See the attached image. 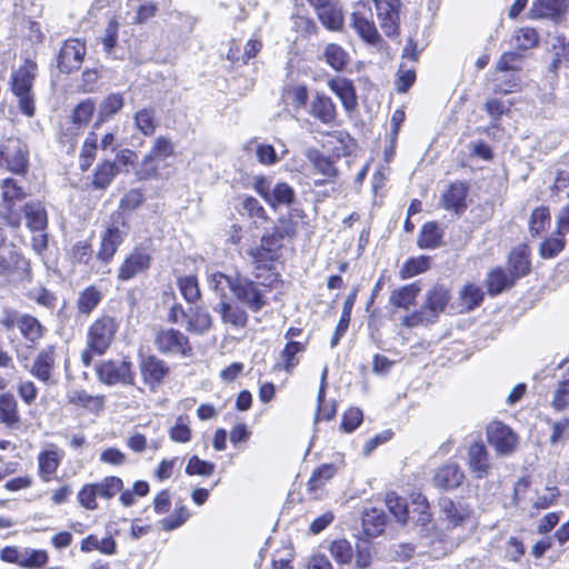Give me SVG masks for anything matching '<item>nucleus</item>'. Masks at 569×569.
I'll use <instances>...</instances> for the list:
<instances>
[{"mask_svg":"<svg viewBox=\"0 0 569 569\" xmlns=\"http://www.w3.org/2000/svg\"><path fill=\"white\" fill-rule=\"evenodd\" d=\"M37 63L27 59L17 70L12 71L9 81L11 92L18 100V107L22 114L31 118L36 113L33 81L37 76Z\"/></svg>","mask_w":569,"mask_h":569,"instance_id":"1","label":"nucleus"},{"mask_svg":"<svg viewBox=\"0 0 569 569\" xmlns=\"http://www.w3.org/2000/svg\"><path fill=\"white\" fill-rule=\"evenodd\" d=\"M118 330V323L114 318L103 316L98 318L88 330V349L81 355L84 366H89L92 355L101 356L110 347Z\"/></svg>","mask_w":569,"mask_h":569,"instance_id":"2","label":"nucleus"},{"mask_svg":"<svg viewBox=\"0 0 569 569\" xmlns=\"http://www.w3.org/2000/svg\"><path fill=\"white\" fill-rule=\"evenodd\" d=\"M100 382L107 386L134 385V371L128 357L102 361L96 369Z\"/></svg>","mask_w":569,"mask_h":569,"instance_id":"3","label":"nucleus"},{"mask_svg":"<svg viewBox=\"0 0 569 569\" xmlns=\"http://www.w3.org/2000/svg\"><path fill=\"white\" fill-rule=\"evenodd\" d=\"M29 166L28 146L19 138H9L0 146V167L16 174H24Z\"/></svg>","mask_w":569,"mask_h":569,"instance_id":"4","label":"nucleus"},{"mask_svg":"<svg viewBox=\"0 0 569 569\" xmlns=\"http://www.w3.org/2000/svg\"><path fill=\"white\" fill-rule=\"evenodd\" d=\"M128 234V226L122 213H116L111 218L107 230L101 237V247L98 252V259L103 262L112 260L118 247L123 242Z\"/></svg>","mask_w":569,"mask_h":569,"instance_id":"5","label":"nucleus"},{"mask_svg":"<svg viewBox=\"0 0 569 569\" xmlns=\"http://www.w3.org/2000/svg\"><path fill=\"white\" fill-rule=\"evenodd\" d=\"M253 187L256 192L272 208L290 206L296 198L291 186L286 182H277L272 186V180L267 177H257Z\"/></svg>","mask_w":569,"mask_h":569,"instance_id":"6","label":"nucleus"},{"mask_svg":"<svg viewBox=\"0 0 569 569\" xmlns=\"http://www.w3.org/2000/svg\"><path fill=\"white\" fill-rule=\"evenodd\" d=\"M154 345L163 355L180 357L192 356V347L188 337L172 328H163L157 331Z\"/></svg>","mask_w":569,"mask_h":569,"instance_id":"7","label":"nucleus"},{"mask_svg":"<svg viewBox=\"0 0 569 569\" xmlns=\"http://www.w3.org/2000/svg\"><path fill=\"white\" fill-rule=\"evenodd\" d=\"M268 287L248 278L240 277L234 290V298L253 312L260 311L267 303Z\"/></svg>","mask_w":569,"mask_h":569,"instance_id":"8","label":"nucleus"},{"mask_svg":"<svg viewBox=\"0 0 569 569\" xmlns=\"http://www.w3.org/2000/svg\"><path fill=\"white\" fill-rule=\"evenodd\" d=\"M57 369V350L54 346H47L41 349L34 357L29 372L38 381L46 386H53L57 383L54 372Z\"/></svg>","mask_w":569,"mask_h":569,"instance_id":"9","label":"nucleus"},{"mask_svg":"<svg viewBox=\"0 0 569 569\" xmlns=\"http://www.w3.org/2000/svg\"><path fill=\"white\" fill-rule=\"evenodd\" d=\"M141 378L151 391L163 382L169 373V366L162 359L153 355H142L139 361Z\"/></svg>","mask_w":569,"mask_h":569,"instance_id":"10","label":"nucleus"},{"mask_svg":"<svg viewBox=\"0 0 569 569\" xmlns=\"http://www.w3.org/2000/svg\"><path fill=\"white\" fill-rule=\"evenodd\" d=\"M375 2L377 17L381 30L387 37H395L399 34L400 17L399 10L401 7L400 0H372Z\"/></svg>","mask_w":569,"mask_h":569,"instance_id":"11","label":"nucleus"},{"mask_svg":"<svg viewBox=\"0 0 569 569\" xmlns=\"http://www.w3.org/2000/svg\"><path fill=\"white\" fill-rule=\"evenodd\" d=\"M152 257L144 247H136L123 260L119 268L118 279L128 281L138 274L147 271L151 264Z\"/></svg>","mask_w":569,"mask_h":569,"instance_id":"12","label":"nucleus"},{"mask_svg":"<svg viewBox=\"0 0 569 569\" xmlns=\"http://www.w3.org/2000/svg\"><path fill=\"white\" fill-rule=\"evenodd\" d=\"M487 439L497 453L501 456L510 455L518 442L516 433L499 421H493L487 427Z\"/></svg>","mask_w":569,"mask_h":569,"instance_id":"13","label":"nucleus"},{"mask_svg":"<svg viewBox=\"0 0 569 569\" xmlns=\"http://www.w3.org/2000/svg\"><path fill=\"white\" fill-rule=\"evenodd\" d=\"M278 246L279 244L274 241V237L263 236L259 246H252L246 250L249 262L254 268L256 278L259 279L261 277L258 270L270 269V266L274 259L276 248Z\"/></svg>","mask_w":569,"mask_h":569,"instance_id":"14","label":"nucleus"},{"mask_svg":"<svg viewBox=\"0 0 569 569\" xmlns=\"http://www.w3.org/2000/svg\"><path fill=\"white\" fill-rule=\"evenodd\" d=\"M64 458V451L56 443H46L37 457L38 475L43 482L53 479Z\"/></svg>","mask_w":569,"mask_h":569,"instance_id":"15","label":"nucleus"},{"mask_svg":"<svg viewBox=\"0 0 569 569\" xmlns=\"http://www.w3.org/2000/svg\"><path fill=\"white\" fill-rule=\"evenodd\" d=\"M369 16L370 10L367 6L359 3L357 10L351 14V26L366 42L376 44L381 40V37Z\"/></svg>","mask_w":569,"mask_h":569,"instance_id":"16","label":"nucleus"},{"mask_svg":"<svg viewBox=\"0 0 569 569\" xmlns=\"http://www.w3.org/2000/svg\"><path fill=\"white\" fill-rule=\"evenodd\" d=\"M467 466L477 479H483L490 475L492 463L485 443L477 441L469 446Z\"/></svg>","mask_w":569,"mask_h":569,"instance_id":"17","label":"nucleus"},{"mask_svg":"<svg viewBox=\"0 0 569 569\" xmlns=\"http://www.w3.org/2000/svg\"><path fill=\"white\" fill-rule=\"evenodd\" d=\"M86 54V46L78 39L67 40L60 49L58 66L62 72H71L80 68Z\"/></svg>","mask_w":569,"mask_h":569,"instance_id":"18","label":"nucleus"},{"mask_svg":"<svg viewBox=\"0 0 569 569\" xmlns=\"http://www.w3.org/2000/svg\"><path fill=\"white\" fill-rule=\"evenodd\" d=\"M465 473L456 462H448L437 469L433 485L441 490H453L461 486Z\"/></svg>","mask_w":569,"mask_h":569,"instance_id":"19","label":"nucleus"},{"mask_svg":"<svg viewBox=\"0 0 569 569\" xmlns=\"http://www.w3.org/2000/svg\"><path fill=\"white\" fill-rule=\"evenodd\" d=\"M21 415L16 397L10 392L0 393V422L12 430L21 427Z\"/></svg>","mask_w":569,"mask_h":569,"instance_id":"20","label":"nucleus"},{"mask_svg":"<svg viewBox=\"0 0 569 569\" xmlns=\"http://www.w3.org/2000/svg\"><path fill=\"white\" fill-rule=\"evenodd\" d=\"M214 311L220 315L223 323L233 328H243L247 325V312L233 301L221 300Z\"/></svg>","mask_w":569,"mask_h":569,"instance_id":"21","label":"nucleus"},{"mask_svg":"<svg viewBox=\"0 0 569 569\" xmlns=\"http://www.w3.org/2000/svg\"><path fill=\"white\" fill-rule=\"evenodd\" d=\"M206 273L209 288L214 291L221 298V300H224L228 290L234 293L236 286L239 282L240 276H227L212 268H207Z\"/></svg>","mask_w":569,"mask_h":569,"instance_id":"22","label":"nucleus"},{"mask_svg":"<svg viewBox=\"0 0 569 569\" xmlns=\"http://www.w3.org/2000/svg\"><path fill=\"white\" fill-rule=\"evenodd\" d=\"M18 330L23 339L33 348L44 337L47 329L41 322L29 313H23L18 321Z\"/></svg>","mask_w":569,"mask_h":569,"instance_id":"23","label":"nucleus"},{"mask_svg":"<svg viewBox=\"0 0 569 569\" xmlns=\"http://www.w3.org/2000/svg\"><path fill=\"white\" fill-rule=\"evenodd\" d=\"M467 193L468 187L463 182L451 183L442 194L443 208L447 210H453L456 213L465 211L467 208Z\"/></svg>","mask_w":569,"mask_h":569,"instance_id":"24","label":"nucleus"},{"mask_svg":"<svg viewBox=\"0 0 569 569\" xmlns=\"http://www.w3.org/2000/svg\"><path fill=\"white\" fill-rule=\"evenodd\" d=\"M440 508L452 527L462 525L465 521L469 520L472 515V509L469 505L462 502L456 503L448 498L441 499Z\"/></svg>","mask_w":569,"mask_h":569,"instance_id":"25","label":"nucleus"},{"mask_svg":"<svg viewBox=\"0 0 569 569\" xmlns=\"http://www.w3.org/2000/svg\"><path fill=\"white\" fill-rule=\"evenodd\" d=\"M448 301V290L443 286L436 284L428 291L422 308L436 321L439 315L443 312Z\"/></svg>","mask_w":569,"mask_h":569,"instance_id":"26","label":"nucleus"},{"mask_svg":"<svg viewBox=\"0 0 569 569\" xmlns=\"http://www.w3.org/2000/svg\"><path fill=\"white\" fill-rule=\"evenodd\" d=\"M568 7V0H533L530 12L532 18H558Z\"/></svg>","mask_w":569,"mask_h":569,"instance_id":"27","label":"nucleus"},{"mask_svg":"<svg viewBox=\"0 0 569 569\" xmlns=\"http://www.w3.org/2000/svg\"><path fill=\"white\" fill-rule=\"evenodd\" d=\"M124 106V98L121 93L108 94L98 106L97 120L94 128H99L103 122L110 120Z\"/></svg>","mask_w":569,"mask_h":569,"instance_id":"28","label":"nucleus"},{"mask_svg":"<svg viewBox=\"0 0 569 569\" xmlns=\"http://www.w3.org/2000/svg\"><path fill=\"white\" fill-rule=\"evenodd\" d=\"M309 113L325 124L333 122L337 114L335 103L325 94H317L311 101Z\"/></svg>","mask_w":569,"mask_h":569,"instance_id":"29","label":"nucleus"},{"mask_svg":"<svg viewBox=\"0 0 569 569\" xmlns=\"http://www.w3.org/2000/svg\"><path fill=\"white\" fill-rule=\"evenodd\" d=\"M421 288L418 283H409L395 289L390 297L389 303L400 309H409L415 305Z\"/></svg>","mask_w":569,"mask_h":569,"instance_id":"30","label":"nucleus"},{"mask_svg":"<svg viewBox=\"0 0 569 569\" xmlns=\"http://www.w3.org/2000/svg\"><path fill=\"white\" fill-rule=\"evenodd\" d=\"M319 19L328 29L337 31L343 26L341 8L335 0L316 8Z\"/></svg>","mask_w":569,"mask_h":569,"instance_id":"31","label":"nucleus"},{"mask_svg":"<svg viewBox=\"0 0 569 569\" xmlns=\"http://www.w3.org/2000/svg\"><path fill=\"white\" fill-rule=\"evenodd\" d=\"M69 403L84 408L91 412H99L103 408V397L89 395L83 389H71L67 392Z\"/></svg>","mask_w":569,"mask_h":569,"instance_id":"32","label":"nucleus"},{"mask_svg":"<svg viewBox=\"0 0 569 569\" xmlns=\"http://www.w3.org/2000/svg\"><path fill=\"white\" fill-rule=\"evenodd\" d=\"M529 248L526 244L516 247L509 256V268L513 278L526 276L530 271Z\"/></svg>","mask_w":569,"mask_h":569,"instance_id":"33","label":"nucleus"},{"mask_svg":"<svg viewBox=\"0 0 569 569\" xmlns=\"http://www.w3.org/2000/svg\"><path fill=\"white\" fill-rule=\"evenodd\" d=\"M386 516L381 509L370 508L362 515V528L366 536L378 537L385 530Z\"/></svg>","mask_w":569,"mask_h":569,"instance_id":"34","label":"nucleus"},{"mask_svg":"<svg viewBox=\"0 0 569 569\" xmlns=\"http://www.w3.org/2000/svg\"><path fill=\"white\" fill-rule=\"evenodd\" d=\"M328 86L339 97L347 111L357 106L355 88L349 80L343 78L331 79Z\"/></svg>","mask_w":569,"mask_h":569,"instance_id":"35","label":"nucleus"},{"mask_svg":"<svg viewBox=\"0 0 569 569\" xmlns=\"http://www.w3.org/2000/svg\"><path fill=\"white\" fill-rule=\"evenodd\" d=\"M27 226L32 232H42L47 228L48 219L44 207L40 202H30L24 206Z\"/></svg>","mask_w":569,"mask_h":569,"instance_id":"36","label":"nucleus"},{"mask_svg":"<svg viewBox=\"0 0 569 569\" xmlns=\"http://www.w3.org/2000/svg\"><path fill=\"white\" fill-rule=\"evenodd\" d=\"M322 58L336 71H342L350 61L348 51L337 43H328L322 51Z\"/></svg>","mask_w":569,"mask_h":569,"instance_id":"37","label":"nucleus"},{"mask_svg":"<svg viewBox=\"0 0 569 569\" xmlns=\"http://www.w3.org/2000/svg\"><path fill=\"white\" fill-rule=\"evenodd\" d=\"M187 316V330L201 335L211 328L212 318L206 309L190 307Z\"/></svg>","mask_w":569,"mask_h":569,"instance_id":"38","label":"nucleus"},{"mask_svg":"<svg viewBox=\"0 0 569 569\" xmlns=\"http://www.w3.org/2000/svg\"><path fill=\"white\" fill-rule=\"evenodd\" d=\"M306 157L317 173H320L328 179L337 176V169L331 159L322 154L320 151L310 149L306 152Z\"/></svg>","mask_w":569,"mask_h":569,"instance_id":"39","label":"nucleus"},{"mask_svg":"<svg viewBox=\"0 0 569 569\" xmlns=\"http://www.w3.org/2000/svg\"><path fill=\"white\" fill-rule=\"evenodd\" d=\"M101 299V291L96 286H89L79 293L77 309L80 313L89 316L100 303Z\"/></svg>","mask_w":569,"mask_h":569,"instance_id":"40","label":"nucleus"},{"mask_svg":"<svg viewBox=\"0 0 569 569\" xmlns=\"http://www.w3.org/2000/svg\"><path fill=\"white\" fill-rule=\"evenodd\" d=\"M327 375L328 369L327 367L323 368L321 373V381H320V388L318 392V412H317V420H330L335 417L337 412V406L335 401L326 402L325 401V393L327 388Z\"/></svg>","mask_w":569,"mask_h":569,"instance_id":"41","label":"nucleus"},{"mask_svg":"<svg viewBox=\"0 0 569 569\" xmlns=\"http://www.w3.org/2000/svg\"><path fill=\"white\" fill-rule=\"evenodd\" d=\"M563 233H558V228L546 238L539 246V254L543 259L556 258L566 246V239Z\"/></svg>","mask_w":569,"mask_h":569,"instance_id":"42","label":"nucleus"},{"mask_svg":"<svg viewBox=\"0 0 569 569\" xmlns=\"http://www.w3.org/2000/svg\"><path fill=\"white\" fill-rule=\"evenodd\" d=\"M305 349L306 345L303 342L288 341L280 355L281 362H278L276 366L283 368L287 372H291L299 363L297 356L303 352Z\"/></svg>","mask_w":569,"mask_h":569,"instance_id":"43","label":"nucleus"},{"mask_svg":"<svg viewBox=\"0 0 569 569\" xmlns=\"http://www.w3.org/2000/svg\"><path fill=\"white\" fill-rule=\"evenodd\" d=\"M288 153V150L281 141H278V149L271 144L259 143L256 147V156L260 163L271 166L278 162Z\"/></svg>","mask_w":569,"mask_h":569,"instance_id":"44","label":"nucleus"},{"mask_svg":"<svg viewBox=\"0 0 569 569\" xmlns=\"http://www.w3.org/2000/svg\"><path fill=\"white\" fill-rule=\"evenodd\" d=\"M482 288L475 283H467L459 292V300L462 310L470 311L477 308L483 300Z\"/></svg>","mask_w":569,"mask_h":569,"instance_id":"45","label":"nucleus"},{"mask_svg":"<svg viewBox=\"0 0 569 569\" xmlns=\"http://www.w3.org/2000/svg\"><path fill=\"white\" fill-rule=\"evenodd\" d=\"M80 549L82 552L98 550L103 555H114L117 551V543L112 537L99 539L97 536L90 535L82 540Z\"/></svg>","mask_w":569,"mask_h":569,"instance_id":"46","label":"nucleus"},{"mask_svg":"<svg viewBox=\"0 0 569 569\" xmlns=\"http://www.w3.org/2000/svg\"><path fill=\"white\" fill-rule=\"evenodd\" d=\"M442 231L438 223L428 222L422 227L418 238V246L421 249H435L440 246Z\"/></svg>","mask_w":569,"mask_h":569,"instance_id":"47","label":"nucleus"},{"mask_svg":"<svg viewBox=\"0 0 569 569\" xmlns=\"http://www.w3.org/2000/svg\"><path fill=\"white\" fill-rule=\"evenodd\" d=\"M139 4L136 8V16L133 17V23L142 24L149 19L154 17L162 6H167L169 0H138Z\"/></svg>","mask_w":569,"mask_h":569,"instance_id":"48","label":"nucleus"},{"mask_svg":"<svg viewBox=\"0 0 569 569\" xmlns=\"http://www.w3.org/2000/svg\"><path fill=\"white\" fill-rule=\"evenodd\" d=\"M516 278L509 274L501 268H497L489 272L487 278L488 291L491 296L502 292L505 289L513 284Z\"/></svg>","mask_w":569,"mask_h":569,"instance_id":"49","label":"nucleus"},{"mask_svg":"<svg viewBox=\"0 0 569 569\" xmlns=\"http://www.w3.org/2000/svg\"><path fill=\"white\" fill-rule=\"evenodd\" d=\"M338 471V467L335 463H323L317 468L309 481L308 489L310 492L317 493V491L329 481Z\"/></svg>","mask_w":569,"mask_h":569,"instance_id":"50","label":"nucleus"},{"mask_svg":"<svg viewBox=\"0 0 569 569\" xmlns=\"http://www.w3.org/2000/svg\"><path fill=\"white\" fill-rule=\"evenodd\" d=\"M357 291L355 290L352 293H350L347 299L343 302V310L341 318L337 325L336 331L331 338V347L337 346L340 338L345 335L349 327L350 317H351V310L353 307V302L356 299Z\"/></svg>","mask_w":569,"mask_h":569,"instance_id":"51","label":"nucleus"},{"mask_svg":"<svg viewBox=\"0 0 569 569\" xmlns=\"http://www.w3.org/2000/svg\"><path fill=\"white\" fill-rule=\"evenodd\" d=\"M98 497L103 499H112L117 493L123 489V481L116 476H109L100 482L92 483Z\"/></svg>","mask_w":569,"mask_h":569,"instance_id":"52","label":"nucleus"},{"mask_svg":"<svg viewBox=\"0 0 569 569\" xmlns=\"http://www.w3.org/2000/svg\"><path fill=\"white\" fill-rule=\"evenodd\" d=\"M24 260L13 249L12 246L0 247V276L11 274L14 267H18Z\"/></svg>","mask_w":569,"mask_h":569,"instance_id":"53","label":"nucleus"},{"mask_svg":"<svg viewBox=\"0 0 569 569\" xmlns=\"http://www.w3.org/2000/svg\"><path fill=\"white\" fill-rule=\"evenodd\" d=\"M430 267L429 258L426 256H420L417 258L408 259L399 271V276L402 280L412 278L417 274H420L427 271Z\"/></svg>","mask_w":569,"mask_h":569,"instance_id":"54","label":"nucleus"},{"mask_svg":"<svg viewBox=\"0 0 569 569\" xmlns=\"http://www.w3.org/2000/svg\"><path fill=\"white\" fill-rule=\"evenodd\" d=\"M332 558L341 565L350 563L353 558V549L347 539H336L329 546Z\"/></svg>","mask_w":569,"mask_h":569,"instance_id":"55","label":"nucleus"},{"mask_svg":"<svg viewBox=\"0 0 569 569\" xmlns=\"http://www.w3.org/2000/svg\"><path fill=\"white\" fill-rule=\"evenodd\" d=\"M386 505L389 511L395 516L396 520L400 523H406L409 517L408 506L403 498L395 492H389L386 496Z\"/></svg>","mask_w":569,"mask_h":569,"instance_id":"56","label":"nucleus"},{"mask_svg":"<svg viewBox=\"0 0 569 569\" xmlns=\"http://www.w3.org/2000/svg\"><path fill=\"white\" fill-rule=\"evenodd\" d=\"M118 173V167L114 162L104 161L101 163L94 172L93 186L97 189H104L110 184L112 179Z\"/></svg>","mask_w":569,"mask_h":569,"instance_id":"57","label":"nucleus"},{"mask_svg":"<svg viewBox=\"0 0 569 569\" xmlns=\"http://www.w3.org/2000/svg\"><path fill=\"white\" fill-rule=\"evenodd\" d=\"M134 126L144 136H151L156 131L157 124L154 120V110L143 108L134 114Z\"/></svg>","mask_w":569,"mask_h":569,"instance_id":"58","label":"nucleus"},{"mask_svg":"<svg viewBox=\"0 0 569 569\" xmlns=\"http://www.w3.org/2000/svg\"><path fill=\"white\" fill-rule=\"evenodd\" d=\"M97 149V134L94 132H90L86 138L80 152V168L82 171L88 170V168L92 164Z\"/></svg>","mask_w":569,"mask_h":569,"instance_id":"59","label":"nucleus"},{"mask_svg":"<svg viewBox=\"0 0 569 569\" xmlns=\"http://www.w3.org/2000/svg\"><path fill=\"white\" fill-rule=\"evenodd\" d=\"M96 110L94 102L91 99L81 101L73 110L72 122L82 128L89 123Z\"/></svg>","mask_w":569,"mask_h":569,"instance_id":"60","label":"nucleus"},{"mask_svg":"<svg viewBox=\"0 0 569 569\" xmlns=\"http://www.w3.org/2000/svg\"><path fill=\"white\" fill-rule=\"evenodd\" d=\"M550 221V213L547 207L536 208L530 217L529 229L532 236L540 234Z\"/></svg>","mask_w":569,"mask_h":569,"instance_id":"61","label":"nucleus"},{"mask_svg":"<svg viewBox=\"0 0 569 569\" xmlns=\"http://www.w3.org/2000/svg\"><path fill=\"white\" fill-rule=\"evenodd\" d=\"M178 288L188 302H194L200 297L198 280L193 276L179 278Z\"/></svg>","mask_w":569,"mask_h":569,"instance_id":"62","label":"nucleus"},{"mask_svg":"<svg viewBox=\"0 0 569 569\" xmlns=\"http://www.w3.org/2000/svg\"><path fill=\"white\" fill-rule=\"evenodd\" d=\"M189 517V510L184 506H179L171 516L163 518L159 523L164 531H171L182 526Z\"/></svg>","mask_w":569,"mask_h":569,"instance_id":"63","label":"nucleus"},{"mask_svg":"<svg viewBox=\"0 0 569 569\" xmlns=\"http://www.w3.org/2000/svg\"><path fill=\"white\" fill-rule=\"evenodd\" d=\"M513 44L518 49L527 50L538 43V33L532 28H521L513 36Z\"/></svg>","mask_w":569,"mask_h":569,"instance_id":"64","label":"nucleus"}]
</instances>
